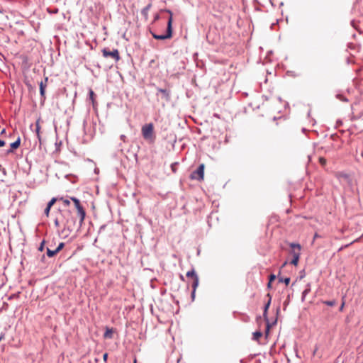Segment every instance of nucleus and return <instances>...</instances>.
Returning <instances> with one entry per match:
<instances>
[{"instance_id":"f257e3e1","label":"nucleus","mask_w":363,"mask_h":363,"mask_svg":"<svg viewBox=\"0 0 363 363\" xmlns=\"http://www.w3.org/2000/svg\"><path fill=\"white\" fill-rule=\"evenodd\" d=\"M57 214L62 220V225H64L65 229L72 231L76 227L77 222L72 211L69 209H60Z\"/></svg>"},{"instance_id":"f03ea898","label":"nucleus","mask_w":363,"mask_h":363,"mask_svg":"<svg viewBox=\"0 0 363 363\" xmlns=\"http://www.w3.org/2000/svg\"><path fill=\"white\" fill-rule=\"evenodd\" d=\"M141 133L143 138L152 143L155 140V135L154 133V126L152 123L144 125L141 128Z\"/></svg>"},{"instance_id":"7ed1b4c3","label":"nucleus","mask_w":363,"mask_h":363,"mask_svg":"<svg viewBox=\"0 0 363 363\" xmlns=\"http://www.w3.org/2000/svg\"><path fill=\"white\" fill-rule=\"evenodd\" d=\"M167 12L170 14V16H169V18L168 19V22H167V33L164 35H157V34L152 33V37L155 39L165 40V39L170 38L172 35V13L169 10H168Z\"/></svg>"},{"instance_id":"20e7f679","label":"nucleus","mask_w":363,"mask_h":363,"mask_svg":"<svg viewBox=\"0 0 363 363\" xmlns=\"http://www.w3.org/2000/svg\"><path fill=\"white\" fill-rule=\"evenodd\" d=\"M290 247L292 249L291 253L293 255V259L291 261V264L296 266L300 257L301 245L298 243L292 242L290 244Z\"/></svg>"},{"instance_id":"39448f33","label":"nucleus","mask_w":363,"mask_h":363,"mask_svg":"<svg viewBox=\"0 0 363 363\" xmlns=\"http://www.w3.org/2000/svg\"><path fill=\"white\" fill-rule=\"evenodd\" d=\"M102 55L106 58H113L115 62H118L121 59L119 52L117 49H113L111 51L108 48H105L102 50Z\"/></svg>"},{"instance_id":"423d86ee","label":"nucleus","mask_w":363,"mask_h":363,"mask_svg":"<svg viewBox=\"0 0 363 363\" xmlns=\"http://www.w3.org/2000/svg\"><path fill=\"white\" fill-rule=\"evenodd\" d=\"M204 168L205 166L203 164H201L196 170L194 171L191 174V179H196L198 181H202L204 177Z\"/></svg>"},{"instance_id":"0eeeda50","label":"nucleus","mask_w":363,"mask_h":363,"mask_svg":"<svg viewBox=\"0 0 363 363\" xmlns=\"http://www.w3.org/2000/svg\"><path fill=\"white\" fill-rule=\"evenodd\" d=\"M267 297H269V300L267 301V303L265 304L264 306V313H263V315H264V318L265 319V320L267 321V332L269 330V323L268 322V318H267V310L270 306V303H271V300H272V296L269 294H267Z\"/></svg>"},{"instance_id":"6e6552de","label":"nucleus","mask_w":363,"mask_h":363,"mask_svg":"<svg viewBox=\"0 0 363 363\" xmlns=\"http://www.w3.org/2000/svg\"><path fill=\"white\" fill-rule=\"evenodd\" d=\"M161 94L162 99H164L166 101L170 100V91L166 89L157 88V96Z\"/></svg>"},{"instance_id":"1a4fd4ad","label":"nucleus","mask_w":363,"mask_h":363,"mask_svg":"<svg viewBox=\"0 0 363 363\" xmlns=\"http://www.w3.org/2000/svg\"><path fill=\"white\" fill-rule=\"evenodd\" d=\"M77 211V215L79 218V228H81V226L82 225V223H84V218H85V216H86V212L83 208V206H80L77 208H76Z\"/></svg>"},{"instance_id":"9d476101","label":"nucleus","mask_w":363,"mask_h":363,"mask_svg":"<svg viewBox=\"0 0 363 363\" xmlns=\"http://www.w3.org/2000/svg\"><path fill=\"white\" fill-rule=\"evenodd\" d=\"M20 144H21V138L18 137L15 142L11 143V145H10L11 149L7 151V153L8 154L12 153L13 150L17 149L20 146Z\"/></svg>"},{"instance_id":"9b49d317","label":"nucleus","mask_w":363,"mask_h":363,"mask_svg":"<svg viewBox=\"0 0 363 363\" xmlns=\"http://www.w3.org/2000/svg\"><path fill=\"white\" fill-rule=\"evenodd\" d=\"M48 77H45V84H44L43 82L41 81L39 84L40 96H41V97H43V98H45V86H46V82H48Z\"/></svg>"},{"instance_id":"f8f14e48","label":"nucleus","mask_w":363,"mask_h":363,"mask_svg":"<svg viewBox=\"0 0 363 363\" xmlns=\"http://www.w3.org/2000/svg\"><path fill=\"white\" fill-rule=\"evenodd\" d=\"M40 118H38L36 121L35 132L36 133L37 138H38L39 141L40 142L41 138H40Z\"/></svg>"},{"instance_id":"ddd939ff","label":"nucleus","mask_w":363,"mask_h":363,"mask_svg":"<svg viewBox=\"0 0 363 363\" xmlns=\"http://www.w3.org/2000/svg\"><path fill=\"white\" fill-rule=\"evenodd\" d=\"M113 328H107L104 334V338L111 339L113 337Z\"/></svg>"},{"instance_id":"4468645a","label":"nucleus","mask_w":363,"mask_h":363,"mask_svg":"<svg viewBox=\"0 0 363 363\" xmlns=\"http://www.w3.org/2000/svg\"><path fill=\"white\" fill-rule=\"evenodd\" d=\"M150 8H151V4H149L145 8H143V10L141 11V14L143 16H144L146 18H147L148 11H149Z\"/></svg>"},{"instance_id":"2eb2a0df","label":"nucleus","mask_w":363,"mask_h":363,"mask_svg":"<svg viewBox=\"0 0 363 363\" xmlns=\"http://www.w3.org/2000/svg\"><path fill=\"white\" fill-rule=\"evenodd\" d=\"M311 291V285L308 284H307L306 289H304V291L302 292V301H303L306 296L307 294H308Z\"/></svg>"},{"instance_id":"dca6fc26","label":"nucleus","mask_w":363,"mask_h":363,"mask_svg":"<svg viewBox=\"0 0 363 363\" xmlns=\"http://www.w3.org/2000/svg\"><path fill=\"white\" fill-rule=\"evenodd\" d=\"M69 197L70 196H67L66 198L59 197V201H61L65 206H68L70 204V200H71L69 199Z\"/></svg>"},{"instance_id":"f3484780","label":"nucleus","mask_w":363,"mask_h":363,"mask_svg":"<svg viewBox=\"0 0 363 363\" xmlns=\"http://www.w3.org/2000/svg\"><path fill=\"white\" fill-rule=\"evenodd\" d=\"M69 199H71V201H72L74 202V206L76 208L82 206L80 201L78 199H77L76 197H69Z\"/></svg>"},{"instance_id":"a211bd4d","label":"nucleus","mask_w":363,"mask_h":363,"mask_svg":"<svg viewBox=\"0 0 363 363\" xmlns=\"http://www.w3.org/2000/svg\"><path fill=\"white\" fill-rule=\"evenodd\" d=\"M54 223L56 227H59L62 224V220L60 217L58 216V214L56 216L55 218Z\"/></svg>"},{"instance_id":"6ab92c4d","label":"nucleus","mask_w":363,"mask_h":363,"mask_svg":"<svg viewBox=\"0 0 363 363\" xmlns=\"http://www.w3.org/2000/svg\"><path fill=\"white\" fill-rule=\"evenodd\" d=\"M262 336V333L260 331H256L253 333V340H258Z\"/></svg>"},{"instance_id":"aec40b11","label":"nucleus","mask_w":363,"mask_h":363,"mask_svg":"<svg viewBox=\"0 0 363 363\" xmlns=\"http://www.w3.org/2000/svg\"><path fill=\"white\" fill-rule=\"evenodd\" d=\"M56 250H52L50 248H47V255L50 257L55 256L57 254Z\"/></svg>"},{"instance_id":"412c9836","label":"nucleus","mask_w":363,"mask_h":363,"mask_svg":"<svg viewBox=\"0 0 363 363\" xmlns=\"http://www.w3.org/2000/svg\"><path fill=\"white\" fill-rule=\"evenodd\" d=\"M186 277H192L194 279H196V277H198V276L196 275L195 271L194 269L191 270V271H189L187 273H186Z\"/></svg>"},{"instance_id":"4be33fe9","label":"nucleus","mask_w":363,"mask_h":363,"mask_svg":"<svg viewBox=\"0 0 363 363\" xmlns=\"http://www.w3.org/2000/svg\"><path fill=\"white\" fill-rule=\"evenodd\" d=\"M325 305L326 306H334L336 305V301L335 300H331V301H324L323 302Z\"/></svg>"},{"instance_id":"5701e85b","label":"nucleus","mask_w":363,"mask_h":363,"mask_svg":"<svg viewBox=\"0 0 363 363\" xmlns=\"http://www.w3.org/2000/svg\"><path fill=\"white\" fill-rule=\"evenodd\" d=\"M279 282H284V283H285L286 285H288L290 283V278L289 277H286V278L280 277V278H279Z\"/></svg>"},{"instance_id":"b1692460","label":"nucleus","mask_w":363,"mask_h":363,"mask_svg":"<svg viewBox=\"0 0 363 363\" xmlns=\"http://www.w3.org/2000/svg\"><path fill=\"white\" fill-rule=\"evenodd\" d=\"M198 285H199V277H196V279H194V281L192 283V288L194 291H196Z\"/></svg>"},{"instance_id":"393cba45","label":"nucleus","mask_w":363,"mask_h":363,"mask_svg":"<svg viewBox=\"0 0 363 363\" xmlns=\"http://www.w3.org/2000/svg\"><path fill=\"white\" fill-rule=\"evenodd\" d=\"M57 201H59V198H52L48 203L47 206H48L49 207H52L55 203Z\"/></svg>"},{"instance_id":"a878e982","label":"nucleus","mask_w":363,"mask_h":363,"mask_svg":"<svg viewBox=\"0 0 363 363\" xmlns=\"http://www.w3.org/2000/svg\"><path fill=\"white\" fill-rule=\"evenodd\" d=\"M65 246V243L64 242H60L57 247L55 249L57 252H59Z\"/></svg>"},{"instance_id":"bb28decb","label":"nucleus","mask_w":363,"mask_h":363,"mask_svg":"<svg viewBox=\"0 0 363 363\" xmlns=\"http://www.w3.org/2000/svg\"><path fill=\"white\" fill-rule=\"evenodd\" d=\"M319 162L322 166H325L326 164V160L324 157H320Z\"/></svg>"},{"instance_id":"cd10ccee","label":"nucleus","mask_w":363,"mask_h":363,"mask_svg":"<svg viewBox=\"0 0 363 363\" xmlns=\"http://www.w3.org/2000/svg\"><path fill=\"white\" fill-rule=\"evenodd\" d=\"M50 208L51 207H49L48 206H47V207L45 208L44 213L46 215V216H49Z\"/></svg>"},{"instance_id":"c85d7f7f","label":"nucleus","mask_w":363,"mask_h":363,"mask_svg":"<svg viewBox=\"0 0 363 363\" xmlns=\"http://www.w3.org/2000/svg\"><path fill=\"white\" fill-rule=\"evenodd\" d=\"M44 245H45V241H42V242L40 243L39 247H38V250L42 252L43 250H44Z\"/></svg>"},{"instance_id":"c756f323","label":"nucleus","mask_w":363,"mask_h":363,"mask_svg":"<svg viewBox=\"0 0 363 363\" xmlns=\"http://www.w3.org/2000/svg\"><path fill=\"white\" fill-rule=\"evenodd\" d=\"M275 279H276V276L274 274H271L269 277V282H272Z\"/></svg>"},{"instance_id":"7c9ffc66","label":"nucleus","mask_w":363,"mask_h":363,"mask_svg":"<svg viewBox=\"0 0 363 363\" xmlns=\"http://www.w3.org/2000/svg\"><path fill=\"white\" fill-rule=\"evenodd\" d=\"M89 96H90V98L91 99V100H93L94 93L91 89H90V91H89Z\"/></svg>"},{"instance_id":"2f4dec72","label":"nucleus","mask_w":363,"mask_h":363,"mask_svg":"<svg viewBox=\"0 0 363 363\" xmlns=\"http://www.w3.org/2000/svg\"><path fill=\"white\" fill-rule=\"evenodd\" d=\"M107 359H108V354H107V353L104 354V355H103V359H104V361L105 362L107 361Z\"/></svg>"},{"instance_id":"473e14b6","label":"nucleus","mask_w":363,"mask_h":363,"mask_svg":"<svg viewBox=\"0 0 363 363\" xmlns=\"http://www.w3.org/2000/svg\"><path fill=\"white\" fill-rule=\"evenodd\" d=\"M5 144L6 143L4 140H0V147H4Z\"/></svg>"},{"instance_id":"72a5a7b5","label":"nucleus","mask_w":363,"mask_h":363,"mask_svg":"<svg viewBox=\"0 0 363 363\" xmlns=\"http://www.w3.org/2000/svg\"><path fill=\"white\" fill-rule=\"evenodd\" d=\"M344 306H345V303L343 302V303H342V305L340 306V311H342L343 310Z\"/></svg>"},{"instance_id":"f704fd0d","label":"nucleus","mask_w":363,"mask_h":363,"mask_svg":"<svg viewBox=\"0 0 363 363\" xmlns=\"http://www.w3.org/2000/svg\"><path fill=\"white\" fill-rule=\"evenodd\" d=\"M195 292H196V291H194V290L193 289V291H192V292H191V297H192V298H194V296H195Z\"/></svg>"},{"instance_id":"c9c22d12","label":"nucleus","mask_w":363,"mask_h":363,"mask_svg":"<svg viewBox=\"0 0 363 363\" xmlns=\"http://www.w3.org/2000/svg\"><path fill=\"white\" fill-rule=\"evenodd\" d=\"M125 138H126V137H125V135H121V139L122 140H123V141H125Z\"/></svg>"},{"instance_id":"e433bc0d","label":"nucleus","mask_w":363,"mask_h":363,"mask_svg":"<svg viewBox=\"0 0 363 363\" xmlns=\"http://www.w3.org/2000/svg\"><path fill=\"white\" fill-rule=\"evenodd\" d=\"M4 338V333H1V334L0 335V341H1V340H3Z\"/></svg>"},{"instance_id":"4c0bfd02","label":"nucleus","mask_w":363,"mask_h":363,"mask_svg":"<svg viewBox=\"0 0 363 363\" xmlns=\"http://www.w3.org/2000/svg\"><path fill=\"white\" fill-rule=\"evenodd\" d=\"M6 133V129H3L1 132V134L3 135Z\"/></svg>"},{"instance_id":"58836bf2","label":"nucleus","mask_w":363,"mask_h":363,"mask_svg":"<svg viewBox=\"0 0 363 363\" xmlns=\"http://www.w3.org/2000/svg\"><path fill=\"white\" fill-rule=\"evenodd\" d=\"M271 286H272V282H269V283H268V284H267V287H268V288H270Z\"/></svg>"},{"instance_id":"ea45409f","label":"nucleus","mask_w":363,"mask_h":363,"mask_svg":"<svg viewBox=\"0 0 363 363\" xmlns=\"http://www.w3.org/2000/svg\"><path fill=\"white\" fill-rule=\"evenodd\" d=\"M286 264H287V262H285L282 264L281 267H282V268H283V267H284L286 265Z\"/></svg>"},{"instance_id":"a19ab883","label":"nucleus","mask_w":363,"mask_h":363,"mask_svg":"<svg viewBox=\"0 0 363 363\" xmlns=\"http://www.w3.org/2000/svg\"><path fill=\"white\" fill-rule=\"evenodd\" d=\"M5 306H8V304H7L6 303H4V306H3V308H4Z\"/></svg>"},{"instance_id":"79ce46f5","label":"nucleus","mask_w":363,"mask_h":363,"mask_svg":"<svg viewBox=\"0 0 363 363\" xmlns=\"http://www.w3.org/2000/svg\"><path fill=\"white\" fill-rule=\"evenodd\" d=\"M0 13H2V10L0 9Z\"/></svg>"}]
</instances>
